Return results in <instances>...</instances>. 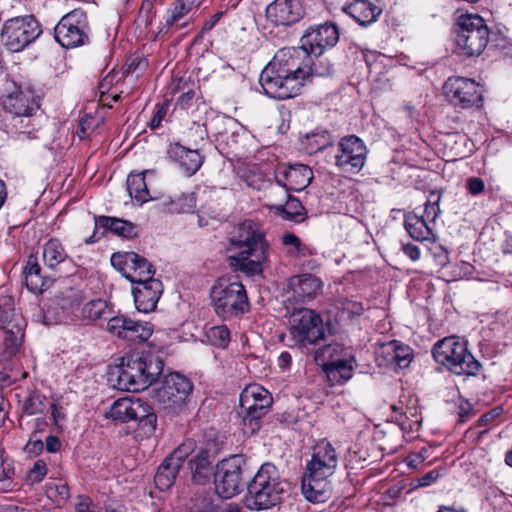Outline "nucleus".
<instances>
[{
  "instance_id": "50",
  "label": "nucleus",
  "mask_w": 512,
  "mask_h": 512,
  "mask_svg": "<svg viewBox=\"0 0 512 512\" xmlns=\"http://www.w3.org/2000/svg\"><path fill=\"white\" fill-rule=\"evenodd\" d=\"M282 242L285 246H289V252L294 256H304L306 247L301 243V240L292 233L284 234Z\"/></svg>"
},
{
  "instance_id": "14",
  "label": "nucleus",
  "mask_w": 512,
  "mask_h": 512,
  "mask_svg": "<svg viewBox=\"0 0 512 512\" xmlns=\"http://www.w3.org/2000/svg\"><path fill=\"white\" fill-rule=\"evenodd\" d=\"M243 460L239 456L223 459L216 466L214 473L217 494L225 499L239 494L243 488Z\"/></svg>"
},
{
  "instance_id": "23",
  "label": "nucleus",
  "mask_w": 512,
  "mask_h": 512,
  "mask_svg": "<svg viewBox=\"0 0 512 512\" xmlns=\"http://www.w3.org/2000/svg\"><path fill=\"white\" fill-rule=\"evenodd\" d=\"M2 106L10 113V118L32 116L39 108L33 93L20 87L2 98Z\"/></svg>"
},
{
  "instance_id": "37",
  "label": "nucleus",
  "mask_w": 512,
  "mask_h": 512,
  "mask_svg": "<svg viewBox=\"0 0 512 512\" xmlns=\"http://www.w3.org/2000/svg\"><path fill=\"white\" fill-rule=\"evenodd\" d=\"M148 172L150 171L146 170L139 173H130L127 177V191L130 197L139 205L152 199L145 181V175Z\"/></svg>"
},
{
  "instance_id": "36",
  "label": "nucleus",
  "mask_w": 512,
  "mask_h": 512,
  "mask_svg": "<svg viewBox=\"0 0 512 512\" xmlns=\"http://www.w3.org/2000/svg\"><path fill=\"white\" fill-rule=\"evenodd\" d=\"M111 309L106 300L98 298L86 302L80 308L79 318L87 323H93L98 320H106L111 316Z\"/></svg>"
},
{
  "instance_id": "29",
  "label": "nucleus",
  "mask_w": 512,
  "mask_h": 512,
  "mask_svg": "<svg viewBox=\"0 0 512 512\" xmlns=\"http://www.w3.org/2000/svg\"><path fill=\"white\" fill-rule=\"evenodd\" d=\"M26 321L22 315H16L7 329H0L3 332V344L8 355H15L22 344L25 333Z\"/></svg>"
},
{
  "instance_id": "58",
  "label": "nucleus",
  "mask_w": 512,
  "mask_h": 512,
  "mask_svg": "<svg viewBox=\"0 0 512 512\" xmlns=\"http://www.w3.org/2000/svg\"><path fill=\"white\" fill-rule=\"evenodd\" d=\"M126 66L128 73L143 71L147 66V61L139 56H135L129 59Z\"/></svg>"
},
{
  "instance_id": "57",
  "label": "nucleus",
  "mask_w": 512,
  "mask_h": 512,
  "mask_svg": "<svg viewBox=\"0 0 512 512\" xmlns=\"http://www.w3.org/2000/svg\"><path fill=\"white\" fill-rule=\"evenodd\" d=\"M466 187L470 194H472L473 196H477L484 191L485 183L479 177H471L467 179Z\"/></svg>"
},
{
  "instance_id": "12",
  "label": "nucleus",
  "mask_w": 512,
  "mask_h": 512,
  "mask_svg": "<svg viewBox=\"0 0 512 512\" xmlns=\"http://www.w3.org/2000/svg\"><path fill=\"white\" fill-rule=\"evenodd\" d=\"M290 322L289 332L297 345L308 347L324 339L323 321L315 311L307 308L298 309L291 315Z\"/></svg>"
},
{
  "instance_id": "8",
  "label": "nucleus",
  "mask_w": 512,
  "mask_h": 512,
  "mask_svg": "<svg viewBox=\"0 0 512 512\" xmlns=\"http://www.w3.org/2000/svg\"><path fill=\"white\" fill-rule=\"evenodd\" d=\"M106 416L120 423L138 422L146 437L151 436L156 429L157 416L152 407L137 397H124L114 401Z\"/></svg>"
},
{
  "instance_id": "21",
  "label": "nucleus",
  "mask_w": 512,
  "mask_h": 512,
  "mask_svg": "<svg viewBox=\"0 0 512 512\" xmlns=\"http://www.w3.org/2000/svg\"><path fill=\"white\" fill-rule=\"evenodd\" d=\"M266 19L274 26H290L302 19L304 9L300 0H274L266 7Z\"/></svg>"
},
{
  "instance_id": "40",
  "label": "nucleus",
  "mask_w": 512,
  "mask_h": 512,
  "mask_svg": "<svg viewBox=\"0 0 512 512\" xmlns=\"http://www.w3.org/2000/svg\"><path fill=\"white\" fill-rule=\"evenodd\" d=\"M343 356L351 358V351L349 348L343 347L340 343L324 345L314 352L316 363L322 367L327 366L331 362H336L337 358H343Z\"/></svg>"
},
{
  "instance_id": "4",
  "label": "nucleus",
  "mask_w": 512,
  "mask_h": 512,
  "mask_svg": "<svg viewBox=\"0 0 512 512\" xmlns=\"http://www.w3.org/2000/svg\"><path fill=\"white\" fill-rule=\"evenodd\" d=\"M164 363L154 354L132 353L121 358L111 373L114 386L123 391L139 392L152 385L163 372Z\"/></svg>"
},
{
  "instance_id": "59",
  "label": "nucleus",
  "mask_w": 512,
  "mask_h": 512,
  "mask_svg": "<svg viewBox=\"0 0 512 512\" xmlns=\"http://www.w3.org/2000/svg\"><path fill=\"white\" fill-rule=\"evenodd\" d=\"M440 472L437 469L431 470L422 477L418 478L416 487H426L436 482L439 478Z\"/></svg>"
},
{
  "instance_id": "17",
  "label": "nucleus",
  "mask_w": 512,
  "mask_h": 512,
  "mask_svg": "<svg viewBox=\"0 0 512 512\" xmlns=\"http://www.w3.org/2000/svg\"><path fill=\"white\" fill-rule=\"evenodd\" d=\"M443 90L446 98L455 106L467 108L481 101L479 86L472 79L450 77Z\"/></svg>"
},
{
  "instance_id": "41",
  "label": "nucleus",
  "mask_w": 512,
  "mask_h": 512,
  "mask_svg": "<svg viewBox=\"0 0 512 512\" xmlns=\"http://www.w3.org/2000/svg\"><path fill=\"white\" fill-rule=\"evenodd\" d=\"M24 277L26 287L34 293H40L45 286L44 278L41 276V267L37 259L30 257L24 268Z\"/></svg>"
},
{
  "instance_id": "7",
  "label": "nucleus",
  "mask_w": 512,
  "mask_h": 512,
  "mask_svg": "<svg viewBox=\"0 0 512 512\" xmlns=\"http://www.w3.org/2000/svg\"><path fill=\"white\" fill-rule=\"evenodd\" d=\"M215 313L223 320L242 315L248 308V297L244 285L229 278L217 279L210 290Z\"/></svg>"
},
{
  "instance_id": "19",
  "label": "nucleus",
  "mask_w": 512,
  "mask_h": 512,
  "mask_svg": "<svg viewBox=\"0 0 512 512\" xmlns=\"http://www.w3.org/2000/svg\"><path fill=\"white\" fill-rule=\"evenodd\" d=\"M339 40V32L335 25L324 24L310 28L301 38V46L295 49H305L307 53L320 56L325 48L333 47Z\"/></svg>"
},
{
  "instance_id": "35",
  "label": "nucleus",
  "mask_w": 512,
  "mask_h": 512,
  "mask_svg": "<svg viewBox=\"0 0 512 512\" xmlns=\"http://www.w3.org/2000/svg\"><path fill=\"white\" fill-rule=\"evenodd\" d=\"M68 259L69 256L64 246L58 239L52 238L44 244L42 250V260L47 268L55 270L59 265Z\"/></svg>"
},
{
  "instance_id": "18",
  "label": "nucleus",
  "mask_w": 512,
  "mask_h": 512,
  "mask_svg": "<svg viewBox=\"0 0 512 512\" xmlns=\"http://www.w3.org/2000/svg\"><path fill=\"white\" fill-rule=\"evenodd\" d=\"M239 402L242 412L245 413V419L257 420L269 412L273 398L267 389L253 384L242 391Z\"/></svg>"
},
{
  "instance_id": "1",
  "label": "nucleus",
  "mask_w": 512,
  "mask_h": 512,
  "mask_svg": "<svg viewBox=\"0 0 512 512\" xmlns=\"http://www.w3.org/2000/svg\"><path fill=\"white\" fill-rule=\"evenodd\" d=\"M305 49L285 47L262 70L259 83L270 98L285 100L297 96L313 76H327L332 65L325 59L312 58Z\"/></svg>"
},
{
  "instance_id": "30",
  "label": "nucleus",
  "mask_w": 512,
  "mask_h": 512,
  "mask_svg": "<svg viewBox=\"0 0 512 512\" xmlns=\"http://www.w3.org/2000/svg\"><path fill=\"white\" fill-rule=\"evenodd\" d=\"M31 116L17 117L12 116L6 124V132L9 137L21 144L37 139V131L31 125Z\"/></svg>"
},
{
  "instance_id": "60",
  "label": "nucleus",
  "mask_w": 512,
  "mask_h": 512,
  "mask_svg": "<svg viewBox=\"0 0 512 512\" xmlns=\"http://www.w3.org/2000/svg\"><path fill=\"white\" fill-rule=\"evenodd\" d=\"M223 15H224L223 11H218L217 13L212 15L209 19H207L202 26V29H201L202 33L211 31L216 26V24L220 21V19L223 17Z\"/></svg>"
},
{
  "instance_id": "55",
  "label": "nucleus",
  "mask_w": 512,
  "mask_h": 512,
  "mask_svg": "<svg viewBox=\"0 0 512 512\" xmlns=\"http://www.w3.org/2000/svg\"><path fill=\"white\" fill-rule=\"evenodd\" d=\"M155 17L154 5L151 1H144L139 10V21L143 22L146 27L150 26Z\"/></svg>"
},
{
  "instance_id": "27",
  "label": "nucleus",
  "mask_w": 512,
  "mask_h": 512,
  "mask_svg": "<svg viewBox=\"0 0 512 512\" xmlns=\"http://www.w3.org/2000/svg\"><path fill=\"white\" fill-rule=\"evenodd\" d=\"M342 10L361 26L372 24L382 13V8L376 4L375 0H354Z\"/></svg>"
},
{
  "instance_id": "22",
  "label": "nucleus",
  "mask_w": 512,
  "mask_h": 512,
  "mask_svg": "<svg viewBox=\"0 0 512 512\" xmlns=\"http://www.w3.org/2000/svg\"><path fill=\"white\" fill-rule=\"evenodd\" d=\"M188 449L189 445L184 444L164 459L158 467L154 477L155 485L158 489L165 491L173 485L176 476L182 467V463L187 457Z\"/></svg>"
},
{
  "instance_id": "15",
  "label": "nucleus",
  "mask_w": 512,
  "mask_h": 512,
  "mask_svg": "<svg viewBox=\"0 0 512 512\" xmlns=\"http://www.w3.org/2000/svg\"><path fill=\"white\" fill-rule=\"evenodd\" d=\"M367 147L356 135H347L340 139L335 154V164L346 172L357 173L365 165Z\"/></svg>"
},
{
  "instance_id": "32",
  "label": "nucleus",
  "mask_w": 512,
  "mask_h": 512,
  "mask_svg": "<svg viewBox=\"0 0 512 512\" xmlns=\"http://www.w3.org/2000/svg\"><path fill=\"white\" fill-rule=\"evenodd\" d=\"M275 194H279L280 198L273 201L271 206L277 211L284 213L286 219L294 220L298 216L302 215L304 208L301 202L298 199L292 197L289 194V191L279 188H271L270 195L273 196Z\"/></svg>"
},
{
  "instance_id": "24",
  "label": "nucleus",
  "mask_w": 512,
  "mask_h": 512,
  "mask_svg": "<svg viewBox=\"0 0 512 512\" xmlns=\"http://www.w3.org/2000/svg\"><path fill=\"white\" fill-rule=\"evenodd\" d=\"M163 285L158 279L137 283L133 288L135 307L139 312L149 313L156 309L162 295Z\"/></svg>"
},
{
  "instance_id": "53",
  "label": "nucleus",
  "mask_w": 512,
  "mask_h": 512,
  "mask_svg": "<svg viewBox=\"0 0 512 512\" xmlns=\"http://www.w3.org/2000/svg\"><path fill=\"white\" fill-rule=\"evenodd\" d=\"M432 196H435V194H432ZM439 199H440V196L436 195V199L433 202L429 199V200H427L426 205H425V210H424L423 216L433 226H434L435 219L437 218V216L440 213V208H439V204H438Z\"/></svg>"
},
{
  "instance_id": "28",
  "label": "nucleus",
  "mask_w": 512,
  "mask_h": 512,
  "mask_svg": "<svg viewBox=\"0 0 512 512\" xmlns=\"http://www.w3.org/2000/svg\"><path fill=\"white\" fill-rule=\"evenodd\" d=\"M288 286L295 298L305 301L315 298L320 293L322 283L312 274H302L291 277Z\"/></svg>"
},
{
  "instance_id": "33",
  "label": "nucleus",
  "mask_w": 512,
  "mask_h": 512,
  "mask_svg": "<svg viewBox=\"0 0 512 512\" xmlns=\"http://www.w3.org/2000/svg\"><path fill=\"white\" fill-rule=\"evenodd\" d=\"M190 465L192 479L196 484L205 485L210 482L215 472L209 451L201 449L197 455L190 460Z\"/></svg>"
},
{
  "instance_id": "62",
  "label": "nucleus",
  "mask_w": 512,
  "mask_h": 512,
  "mask_svg": "<svg viewBox=\"0 0 512 512\" xmlns=\"http://www.w3.org/2000/svg\"><path fill=\"white\" fill-rule=\"evenodd\" d=\"M166 112H167L166 106L163 105L158 108V110L156 111V113L154 114L153 118L150 121L149 125H150L151 129H156V128L160 127L161 122L166 115Z\"/></svg>"
},
{
  "instance_id": "2",
  "label": "nucleus",
  "mask_w": 512,
  "mask_h": 512,
  "mask_svg": "<svg viewBox=\"0 0 512 512\" xmlns=\"http://www.w3.org/2000/svg\"><path fill=\"white\" fill-rule=\"evenodd\" d=\"M230 266L247 276L261 275L269 259V243L263 230L252 220L237 226L230 239Z\"/></svg>"
},
{
  "instance_id": "46",
  "label": "nucleus",
  "mask_w": 512,
  "mask_h": 512,
  "mask_svg": "<svg viewBox=\"0 0 512 512\" xmlns=\"http://www.w3.org/2000/svg\"><path fill=\"white\" fill-rule=\"evenodd\" d=\"M50 409L55 429L57 431H63L68 419L67 403H64L61 400H53Z\"/></svg>"
},
{
  "instance_id": "13",
  "label": "nucleus",
  "mask_w": 512,
  "mask_h": 512,
  "mask_svg": "<svg viewBox=\"0 0 512 512\" xmlns=\"http://www.w3.org/2000/svg\"><path fill=\"white\" fill-rule=\"evenodd\" d=\"M86 12L74 9L64 15L54 28L55 40L64 48H75L89 41Z\"/></svg>"
},
{
  "instance_id": "63",
  "label": "nucleus",
  "mask_w": 512,
  "mask_h": 512,
  "mask_svg": "<svg viewBox=\"0 0 512 512\" xmlns=\"http://www.w3.org/2000/svg\"><path fill=\"white\" fill-rule=\"evenodd\" d=\"M404 254L409 257L412 261H417L420 258V249L418 246L413 244H406L402 246Z\"/></svg>"
},
{
  "instance_id": "38",
  "label": "nucleus",
  "mask_w": 512,
  "mask_h": 512,
  "mask_svg": "<svg viewBox=\"0 0 512 512\" xmlns=\"http://www.w3.org/2000/svg\"><path fill=\"white\" fill-rule=\"evenodd\" d=\"M171 92L173 94L179 93L176 105L183 109L189 108L196 96V84L190 78H177L171 83Z\"/></svg>"
},
{
  "instance_id": "31",
  "label": "nucleus",
  "mask_w": 512,
  "mask_h": 512,
  "mask_svg": "<svg viewBox=\"0 0 512 512\" xmlns=\"http://www.w3.org/2000/svg\"><path fill=\"white\" fill-rule=\"evenodd\" d=\"M404 226L409 235L416 241L435 240L434 226L424 216L408 213L404 219Z\"/></svg>"
},
{
  "instance_id": "52",
  "label": "nucleus",
  "mask_w": 512,
  "mask_h": 512,
  "mask_svg": "<svg viewBox=\"0 0 512 512\" xmlns=\"http://www.w3.org/2000/svg\"><path fill=\"white\" fill-rule=\"evenodd\" d=\"M412 359V350L408 345L398 343V348L395 354L394 363L400 368H406L410 364Z\"/></svg>"
},
{
  "instance_id": "3",
  "label": "nucleus",
  "mask_w": 512,
  "mask_h": 512,
  "mask_svg": "<svg viewBox=\"0 0 512 512\" xmlns=\"http://www.w3.org/2000/svg\"><path fill=\"white\" fill-rule=\"evenodd\" d=\"M338 466V454L327 440H321L313 447L310 461L302 476V494L310 502H325L331 492L329 478Z\"/></svg>"
},
{
  "instance_id": "43",
  "label": "nucleus",
  "mask_w": 512,
  "mask_h": 512,
  "mask_svg": "<svg viewBox=\"0 0 512 512\" xmlns=\"http://www.w3.org/2000/svg\"><path fill=\"white\" fill-rule=\"evenodd\" d=\"M132 319L125 315H117L109 317L107 323V331L120 339H127Z\"/></svg>"
},
{
  "instance_id": "39",
  "label": "nucleus",
  "mask_w": 512,
  "mask_h": 512,
  "mask_svg": "<svg viewBox=\"0 0 512 512\" xmlns=\"http://www.w3.org/2000/svg\"><path fill=\"white\" fill-rule=\"evenodd\" d=\"M353 356L351 358L343 356V358H337V361L331 362L327 366L323 367L328 378L337 383H344L352 378Z\"/></svg>"
},
{
  "instance_id": "56",
  "label": "nucleus",
  "mask_w": 512,
  "mask_h": 512,
  "mask_svg": "<svg viewBox=\"0 0 512 512\" xmlns=\"http://www.w3.org/2000/svg\"><path fill=\"white\" fill-rule=\"evenodd\" d=\"M474 415L472 403L467 400H461L458 405V423L468 421Z\"/></svg>"
},
{
  "instance_id": "6",
  "label": "nucleus",
  "mask_w": 512,
  "mask_h": 512,
  "mask_svg": "<svg viewBox=\"0 0 512 512\" xmlns=\"http://www.w3.org/2000/svg\"><path fill=\"white\" fill-rule=\"evenodd\" d=\"M246 504L250 509H269L279 503L284 492L278 470L271 463H264L247 487Z\"/></svg>"
},
{
  "instance_id": "48",
  "label": "nucleus",
  "mask_w": 512,
  "mask_h": 512,
  "mask_svg": "<svg viewBox=\"0 0 512 512\" xmlns=\"http://www.w3.org/2000/svg\"><path fill=\"white\" fill-rule=\"evenodd\" d=\"M16 315L21 313L15 310L13 298L6 297L0 304V329H7Z\"/></svg>"
},
{
  "instance_id": "49",
  "label": "nucleus",
  "mask_w": 512,
  "mask_h": 512,
  "mask_svg": "<svg viewBox=\"0 0 512 512\" xmlns=\"http://www.w3.org/2000/svg\"><path fill=\"white\" fill-rule=\"evenodd\" d=\"M23 410L28 415H35L43 412L44 398L36 393L30 394L24 401Z\"/></svg>"
},
{
  "instance_id": "34",
  "label": "nucleus",
  "mask_w": 512,
  "mask_h": 512,
  "mask_svg": "<svg viewBox=\"0 0 512 512\" xmlns=\"http://www.w3.org/2000/svg\"><path fill=\"white\" fill-rule=\"evenodd\" d=\"M95 228H103L104 231H111L112 233L122 237H133L136 235V226L124 219L110 217V216H97L94 219Z\"/></svg>"
},
{
  "instance_id": "20",
  "label": "nucleus",
  "mask_w": 512,
  "mask_h": 512,
  "mask_svg": "<svg viewBox=\"0 0 512 512\" xmlns=\"http://www.w3.org/2000/svg\"><path fill=\"white\" fill-rule=\"evenodd\" d=\"M275 181L279 188L287 191H302L313 178L312 170L303 164H294L288 167L279 166L275 170Z\"/></svg>"
},
{
  "instance_id": "16",
  "label": "nucleus",
  "mask_w": 512,
  "mask_h": 512,
  "mask_svg": "<svg viewBox=\"0 0 512 512\" xmlns=\"http://www.w3.org/2000/svg\"><path fill=\"white\" fill-rule=\"evenodd\" d=\"M111 264L132 283H141L154 279L155 270L146 258L135 252L114 253Z\"/></svg>"
},
{
  "instance_id": "47",
  "label": "nucleus",
  "mask_w": 512,
  "mask_h": 512,
  "mask_svg": "<svg viewBox=\"0 0 512 512\" xmlns=\"http://www.w3.org/2000/svg\"><path fill=\"white\" fill-rule=\"evenodd\" d=\"M14 467L11 461L4 460L0 464V491H12L15 487L13 482Z\"/></svg>"
},
{
  "instance_id": "9",
  "label": "nucleus",
  "mask_w": 512,
  "mask_h": 512,
  "mask_svg": "<svg viewBox=\"0 0 512 512\" xmlns=\"http://www.w3.org/2000/svg\"><path fill=\"white\" fill-rule=\"evenodd\" d=\"M42 33L32 15L7 20L0 34V42L11 52H20Z\"/></svg>"
},
{
  "instance_id": "42",
  "label": "nucleus",
  "mask_w": 512,
  "mask_h": 512,
  "mask_svg": "<svg viewBox=\"0 0 512 512\" xmlns=\"http://www.w3.org/2000/svg\"><path fill=\"white\" fill-rule=\"evenodd\" d=\"M333 138L327 130L312 132L306 136L305 147L309 153H316L331 145Z\"/></svg>"
},
{
  "instance_id": "25",
  "label": "nucleus",
  "mask_w": 512,
  "mask_h": 512,
  "mask_svg": "<svg viewBox=\"0 0 512 512\" xmlns=\"http://www.w3.org/2000/svg\"><path fill=\"white\" fill-rule=\"evenodd\" d=\"M198 5L197 0H177L172 3L167 11L165 24L159 33H166L171 27L182 29L188 26L192 19V11Z\"/></svg>"
},
{
  "instance_id": "54",
  "label": "nucleus",
  "mask_w": 512,
  "mask_h": 512,
  "mask_svg": "<svg viewBox=\"0 0 512 512\" xmlns=\"http://www.w3.org/2000/svg\"><path fill=\"white\" fill-rule=\"evenodd\" d=\"M47 474V466L43 460H37L30 469L28 479L32 483L40 482Z\"/></svg>"
},
{
  "instance_id": "11",
  "label": "nucleus",
  "mask_w": 512,
  "mask_h": 512,
  "mask_svg": "<svg viewBox=\"0 0 512 512\" xmlns=\"http://www.w3.org/2000/svg\"><path fill=\"white\" fill-rule=\"evenodd\" d=\"M192 391L193 384L186 376L172 372L161 381L155 399L164 409L177 413L185 407Z\"/></svg>"
},
{
  "instance_id": "26",
  "label": "nucleus",
  "mask_w": 512,
  "mask_h": 512,
  "mask_svg": "<svg viewBox=\"0 0 512 512\" xmlns=\"http://www.w3.org/2000/svg\"><path fill=\"white\" fill-rule=\"evenodd\" d=\"M167 156L170 160L178 163L187 176L194 175L203 162V158L197 150L187 149L178 143L170 146Z\"/></svg>"
},
{
  "instance_id": "44",
  "label": "nucleus",
  "mask_w": 512,
  "mask_h": 512,
  "mask_svg": "<svg viewBox=\"0 0 512 512\" xmlns=\"http://www.w3.org/2000/svg\"><path fill=\"white\" fill-rule=\"evenodd\" d=\"M153 333V326L148 322L132 320L127 341L144 342L150 338Z\"/></svg>"
},
{
  "instance_id": "51",
  "label": "nucleus",
  "mask_w": 512,
  "mask_h": 512,
  "mask_svg": "<svg viewBox=\"0 0 512 512\" xmlns=\"http://www.w3.org/2000/svg\"><path fill=\"white\" fill-rule=\"evenodd\" d=\"M398 343L399 341L394 340L381 345L377 351V356L383 358V364L390 365L394 363Z\"/></svg>"
},
{
  "instance_id": "64",
  "label": "nucleus",
  "mask_w": 512,
  "mask_h": 512,
  "mask_svg": "<svg viewBox=\"0 0 512 512\" xmlns=\"http://www.w3.org/2000/svg\"><path fill=\"white\" fill-rule=\"evenodd\" d=\"M195 512H219L218 507L209 499H203Z\"/></svg>"
},
{
  "instance_id": "61",
  "label": "nucleus",
  "mask_w": 512,
  "mask_h": 512,
  "mask_svg": "<svg viewBox=\"0 0 512 512\" xmlns=\"http://www.w3.org/2000/svg\"><path fill=\"white\" fill-rule=\"evenodd\" d=\"M45 447L50 453L58 452L61 448V441L57 436L49 435L46 437Z\"/></svg>"
},
{
  "instance_id": "5",
  "label": "nucleus",
  "mask_w": 512,
  "mask_h": 512,
  "mask_svg": "<svg viewBox=\"0 0 512 512\" xmlns=\"http://www.w3.org/2000/svg\"><path fill=\"white\" fill-rule=\"evenodd\" d=\"M435 361L456 375L474 376L481 365L469 352L467 343L457 336L445 337L432 349Z\"/></svg>"
},
{
  "instance_id": "10",
  "label": "nucleus",
  "mask_w": 512,
  "mask_h": 512,
  "mask_svg": "<svg viewBox=\"0 0 512 512\" xmlns=\"http://www.w3.org/2000/svg\"><path fill=\"white\" fill-rule=\"evenodd\" d=\"M456 44L467 56L480 55L485 49L489 32L484 19L479 15H463L458 21Z\"/></svg>"
},
{
  "instance_id": "45",
  "label": "nucleus",
  "mask_w": 512,
  "mask_h": 512,
  "mask_svg": "<svg viewBox=\"0 0 512 512\" xmlns=\"http://www.w3.org/2000/svg\"><path fill=\"white\" fill-rule=\"evenodd\" d=\"M208 341L219 348H226L230 342V331L226 325L212 326L206 330Z\"/></svg>"
}]
</instances>
